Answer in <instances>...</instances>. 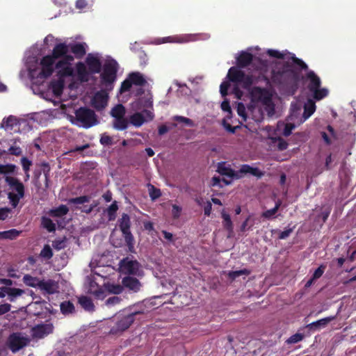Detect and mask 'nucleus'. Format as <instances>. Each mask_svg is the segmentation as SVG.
<instances>
[{
	"label": "nucleus",
	"mask_w": 356,
	"mask_h": 356,
	"mask_svg": "<svg viewBox=\"0 0 356 356\" xmlns=\"http://www.w3.org/2000/svg\"><path fill=\"white\" fill-rule=\"evenodd\" d=\"M102 72L100 74L101 84L106 90L111 91L117 79L118 63L114 59L107 60L102 66Z\"/></svg>",
	"instance_id": "nucleus-3"
},
{
	"label": "nucleus",
	"mask_w": 356,
	"mask_h": 356,
	"mask_svg": "<svg viewBox=\"0 0 356 356\" xmlns=\"http://www.w3.org/2000/svg\"><path fill=\"white\" fill-rule=\"evenodd\" d=\"M69 52V46L65 42L58 43L55 45L51 54H49L55 61L57 59H62L63 57Z\"/></svg>",
	"instance_id": "nucleus-19"
},
{
	"label": "nucleus",
	"mask_w": 356,
	"mask_h": 356,
	"mask_svg": "<svg viewBox=\"0 0 356 356\" xmlns=\"http://www.w3.org/2000/svg\"><path fill=\"white\" fill-rule=\"evenodd\" d=\"M60 312L64 315H68L75 312L74 304L70 301H64L60 305Z\"/></svg>",
	"instance_id": "nucleus-36"
},
{
	"label": "nucleus",
	"mask_w": 356,
	"mask_h": 356,
	"mask_svg": "<svg viewBox=\"0 0 356 356\" xmlns=\"http://www.w3.org/2000/svg\"><path fill=\"white\" fill-rule=\"evenodd\" d=\"M79 302L81 306L86 311L92 312L95 310V305L90 298L88 296H81L79 298Z\"/></svg>",
	"instance_id": "nucleus-32"
},
{
	"label": "nucleus",
	"mask_w": 356,
	"mask_h": 356,
	"mask_svg": "<svg viewBox=\"0 0 356 356\" xmlns=\"http://www.w3.org/2000/svg\"><path fill=\"white\" fill-rule=\"evenodd\" d=\"M74 60V57L72 56V55H70L68 54V53L67 54H65L62 59H60L58 62H57V67H61L62 65H71V63Z\"/></svg>",
	"instance_id": "nucleus-50"
},
{
	"label": "nucleus",
	"mask_w": 356,
	"mask_h": 356,
	"mask_svg": "<svg viewBox=\"0 0 356 356\" xmlns=\"http://www.w3.org/2000/svg\"><path fill=\"white\" fill-rule=\"evenodd\" d=\"M75 116L83 127L90 128L98 124L97 117L90 108L87 107H81L75 111Z\"/></svg>",
	"instance_id": "nucleus-5"
},
{
	"label": "nucleus",
	"mask_w": 356,
	"mask_h": 356,
	"mask_svg": "<svg viewBox=\"0 0 356 356\" xmlns=\"http://www.w3.org/2000/svg\"><path fill=\"white\" fill-rule=\"evenodd\" d=\"M127 77L132 86H143L147 83L144 76L138 72H131L128 74Z\"/></svg>",
	"instance_id": "nucleus-26"
},
{
	"label": "nucleus",
	"mask_w": 356,
	"mask_h": 356,
	"mask_svg": "<svg viewBox=\"0 0 356 356\" xmlns=\"http://www.w3.org/2000/svg\"><path fill=\"white\" fill-rule=\"evenodd\" d=\"M237 113L239 116L242 117L245 120H246L245 107L242 102L238 103Z\"/></svg>",
	"instance_id": "nucleus-63"
},
{
	"label": "nucleus",
	"mask_w": 356,
	"mask_h": 356,
	"mask_svg": "<svg viewBox=\"0 0 356 356\" xmlns=\"http://www.w3.org/2000/svg\"><path fill=\"white\" fill-rule=\"evenodd\" d=\"M292 61L295 65H298L300 70H307L308 69L307 65L303 60L296 56L292 57Z\"/></svg>",
	"instance_id": "nucleus-60"
},
{
	"label": "nucleus",
	"mask_w": 356,
	"mask_h": 356,
	"mask_svg": "<svg viewBox=\"0 0 356 356\" xmlns=\"http://www.w3.org/2000/svg\"><path fill=\"white\" fill-rule=\"evenodd\" d=\"M100 143L103 145L109 146L113 144V138L106 134H103L100 138Z\"/></svg>",
	"instance_id": "nucleus-62"
},
{
	"label": "nucleus",
	"mask_w": 356,
	"mask_h": 356,
	"mask_svg": "<svg viewBox=\"0 0 356 356\" xmlns=\"http://www.w3.org/2000/svg\"><path fill=\"white\" fill-rule=\"evenodd\" d=\"M253 60V55L247 51H241L236 58L237 66L240 68H245L250 65Z\"/></svg>",
	"instance_id": "nucleus-21"
},
{
	"label": "nucleus",
	"mask_w": 356,
	"mask_h": 356,
	"mask_svg": "<svg viewBox=\"0 0 356 356\" xmlns=\"http://www.w3.org/2000/svg\"><path fill=\"white\" fill-rule=\"evenodd\" d=\"M125 113V108L121 104H117L111 111V115L115 119L124 117Z\"/></svg>",
	"instance_id": "nucleus-37"
},
{
	"label": "nucleus",
	"mask_w": 356,
	"mask_h": 356,
	"mask_svg": "<svg viewBox=\"0 0 356 356\" xmlns=\"http://www.w3.org/2000/svg\"><path fill=\"white\" fill-rule=\"evenodd\" d=\"M15 165L13 164L0 165V174L6 175L15 171Z\"/></svg>",
	"instance_id": "nucleus-53"
},
{
	"label": "nucleus",
	"mask_w": 356,
	"mask_h": 356,
	"mask_svg": "<svg viewBox=\"0 0 356 356\" xmlns=\"http://www.w3.org/2000/svg\"><path fill=\"white\" fill-rule=\"evenodd\" d=\"M118 210V202L116 201H114L106 209V213L109 221H113L115 220L116 213Z\"/></svg>",
	"instance_id": "nucleus-39"
},
{
	"label": "nucleus",
	"mask_w": 356,
	"mask_h": 356,
	"mask_svg": "<svg viewBox=\"0 0 356 356\" xmlns=\"http://www.w3.org/2000/svg\"><path fill=\"white\" fill-rule=\"evenodd\" d=\"M21 163H22L23 170H24V172L26 175V177L29 178V175L28 172L30 170V167L32 165V162L29 159H28L26 157H22L21 159Z\"/></svg>",
	"instance_id": "nucleus-55"
},
{
	"label": "nucleus",
	"mask_w": 356,
	"mask_h": 356,
	"mask_svg": "<svg viewBox=\"0 0 356 356\" xmlns=\"http://www.w3.org/2000/svg\"><path fill=\"white\" fill-rule=\"evenodd\" d=\"M301 79L309 81L307 88L311 92L313 90L321 87V81L320 77L312 70H309L305 76H301Z\"/></svg>",
	"instance_id": "nucleus-15"
},
{
	"label": "nucleus",
	"mask_w": 356,
	"mask_h": 356,
	"mask_svg": "<svg viewBox=\"0 0 356 356\" xmlns=\"http://www.w3.org/2000/svg\"><path fill=\"white\" fill-rule=\"evenodd\" d=\"M227 78L233 83L242 84L244 88H250L253 83L252 76L245 74L243 71L236 67L229 68Z\"/></svg>",
	"instance_id": "nucleus-6"
},
{
	"label": "nucleus",
	"mask_w": 356,
	"mask_h": 356,
	"mask_svg": "<svg viewBox=\"0 0 356 356\" xmlns=\"http://www.w3.org/2000/svg\"><path fill=\"white\" fill-rule=\"evenodd\" d=\"M41 225L49 232H54L56 231V224L48 217L42 216L41 218Z\"/></svg>",
	"instance_id": "nucleus-35"
},
{
	"label": "nucleus",
	"mask_w": 356,
	"mask_h": 356,
	"mask_svg": "<svg viewBox=\"0 0 356 356\" xmlns=\"http://www.w3.org/2000/svg\"><path fill=\"white\" fill-rule=\"evenodd\" d=\"M154 118L153 113L147 110H143L142 112H136L129 117L130 123L136 127H141L144 122L147 120H152Z\"/></svg>",
	"instance_id": "nucleus-11"
},
{
	"label": "nucleus",
	"mask_w": 356,
	"mask_h": 356,
	"mask_svg": "<svg viewBox=\"0 0 356 356\" xmlns=\"http://www.w3.org/2000/svg\"><path fill=\"white\" fill-rule=\"evenodd\" d=\"M280 207V203L277 202L275 204V206L274 207V208H273L271 209L266 210V211L263 212L261 214V216L265 218H267V219L270 218L272 216H273L277 212Z\"/></svg>",
	"instance_id": "nucleus-49"
},
{
	"label": "nucleus",
	"mask_w": 356,
	"mask_h": 356,
	"mask_svg": "<svg viewBox=\"0 0 356 356\" xmlns=\"http://www.w3.org/2000/svg\"><path fill=\"white\" fill-rule=\"evenodd\" d=\"M55 69L57 70V76L58 77L65 79L66 77L72 76L74 73V70L72 65H65L60 67H57V63H55Z\"/></svg>",
	"instance_id": "nucleus-25"
},
{
	"label": "nucleus",
	"mask_w": 356,
	"mask_h": 356,
	"mask_svg": "<svg viewBox=\"0 0 356 356\" xmlns=\"http://www.w3.org/2000/svg\"><path fill=\"white\" fill-rule=\"evenodd\" d=\"M55 62L49 55L43 56L40 62L41 70L38 74V78L44 79L49 77L54 71Z\"/></svg>",
	"instance_id": "nucleus-8"
},
{
	"label": "nucleus",
	"mask_w": 356,
	"mask_h": 356,
	"mask_svg": "<svg viewBox=\"0 0 356 356\" xmlns=\"http://www.w3.org/2000/svg\"><path fill=\"white\" fill-rule=\"evenodd\" d=\"M121 300H122V298H120L118 296H114L108 298L106 300V305L108 307L114 306V305L119 304L121 302Z\"/></svg>",
	"instance_id": "nucleus-59"
},
{
	"label": "nucleus",
	"mask_w": 356,
	"mask_h": 356,
	"mask_svg": "<svg viewBox=\"0 0 356 356\" xmlns=\"http://www.w3.org/2000/svg\"><path fill=\"white\" fill-rule=\"evenodd\" d=\"M68 211V207L66 205L61 204L56 208L50 209L48 212V214L51 217L61 218L65 216Z\"/></svg>",
	"instance_id": "nucleus-27"
},
{
	"label": "nucleus",
	"mask_w": 356,
	"mask_h": 356,
	"mask_svg": "<svg viewBox=\"0 0 356 356\" xmlns=\"http://www.w3.org/2000/svg\"><path fill=\"white\" fill-rule=\"evenodd\" d=\"M91 197L89 195H82L68 200L70 204H83L84 203L89 202Z\"/></svg>",
	"instance_id": "nucleus-42"
},
{
	"label": "nucleus",
	"mask_w": 356,
	"mask_h": 356,
	"mask_svg": "<svg viewBox=\"0 0 356 356\" xmlns=\"http://www.w3.org/2000/svg\"><path fill=\"white\" fill-rule=\"evenodd\" d=\"M120 269L122 273L127 275L140 276L143 273L140 264L136 259L129 257L123 258L120 261Z\"/></svg>",
	"instance_id": "nucleus-7"
},
{
	"label": "nucleus",
	"mask_w": 356,
	"mask_h": 356,
	"mask_svg": "<svg viewBox=\"0 0 356 356\" xmlns=\"http://www.w3.org/2000/svg\"><path fill=\"white\" fill-rule=\"evenodd\" d=\"M40 255L47 259H49L53 257V252L49 245H45L40 252Z\"/></svg>",
	"instance_id": "nucleus-52"
},
{
	"label": "nucleus",
	"mask_w": 356,
	"mask_h": 356,
	"mask_svg": "<svg viewBox=\"0 0 356 356\" xmlns=\"http://www.w3.org/2000/svg\"><path fill=\"white\" fill-rule=\"evenodd\" d=\"M17 143H20V139L19 138L14 139L13 144L8 149V153L10 154L15 156H19L22 154V149L19 146L17 145Z\"/></svg>",
	"instance_id": "nucleus-44"
},
{
	"label": "nucleus",
	"mask_w": 356,
	"mask_h": 356,
	"mask_svg": "<svg viewBox=\"0 0 356 356\" xmlns=\"http://www.w3.org/2000/svg\"><path fill=\"white\" fill-rule=\"evenodd\" d=\"M237 172H238V175L249 173L258 178H261L264 175V172L261 171L258 168H253L248 164L242 165Z\"/></svg>",
	"instance_id": "nucleus-24"
},
{
	"label": "nucleus",
	"mask_w": 356,
	"mask_h": 356,
	"mask_svg": "<svg viewBox=\"0 0 356 356\" xmlns=\"http://www.w3.org/2000/svg\"><path fill=\"white\" fill-rule=\"evenodd\" d=\"M20 120L14 115H9L2 120L0 127L6 131H17L19 129Z\"/></svg>",
	"instance_id": "nucleus-14"
},
{
	"label": "nucleus",
	"mask_w": 356,
	"mask_h": 356,
	"mask_svg": "<svg viewBox=\"0 0 356 356\" xmlns=\"http://www.w3.org/2000/svg\"><path fill=\"white\" fill-rule=\"evenodd\" d=\"M12 213V209L8 207L0 208V220H4Z\"/></svg>",
	"instance_id": "nucleus-61"
},
{
	"label": "nucleus",
	"mask_w": 356,
	"mask_h": 356,
	"mask_svg": "<svg viewBox=\"0 0 356 356\" xmlns=\"http://www.w3.org/2000/svg\"><path fill=\"white\" fill-rule=\"evenodd\" d=\"M1 291L5 295H8V299L10 302L15 301L16 298L21 296L24 293V291L21 289L11 288L8 286H3L1 288Z\"/></svg>",
	"instance_id": "nucleus-22"
},
{
	"label": "nucleus",
	"mask_w": 356,
	"mask_h": 356,
	"mask_svg": "<svg viewBox=\"0 0 356 356\" xmlns=\"http://www.w3.org/2000/svg\"><path fill=\"white\" fill-rule=\"evenodd\" d=\"M174 120L179 122L185 123L190 127H193L194 125L193 121L192 120L184 116L176 115L174 117Z\"/></svg>",
	"instance_id": "nucleus-58"
},
{
	"label": "nucleus",
	"mask_w": 356,
	"mask_h": 356,
	"mask_svg": "<svg viewBox=\"0 0 356 356\" xmlns=\"http://www.w3.org/2000/svg\"><path fill=\"white\" fill-rule=\"evenodd\" d=\"M135 318L130 314L120 316L115 324L111 327L110 333L118 334L127 330L134 322Z\"/></svg>",
	"instance_id": "nucleus-10"
},
{
	"label": "nucleus",
	"mask_w": 356,
	"mask_h": 356,
	"mask_svg": "<svg viewBox=\"0 0 356 356\" xmlns=\"http://www.w3.org/2000/svg\"><path fill=\"white\" fill-rule=\"evenodd\" d=\"M5 180L10 188L13 191H16V194H19L20 196H24V186L18 179L7 176Z\"/></svg>",
	"instance_id": "nucleus-17"
},
{
	"label": "nucleus",
	"mask_w": 356,
	"mask_h": 356,
	"mask_svg": "<svg viewBox=\"0 0 356 356\" xmlns=\"http://www.w3.org/2000/svg\"><path fill=\"white\" fill-rule=\"evenodd\" d=\"M282 128V135L285 137H288L291 134L292 130L296 128V125L293 123H285L284 122H278L277 129L281 130Z\"/></svg>",
	"instance_id": "nucleus-29"
},
{
	"label": "nucleus",
	"mask_w": 356,
	"mask_h": 356,
	"mask_svg": "<svg viewBox=\"0 0 356 356\" xmlns=\"http://www.w3.org/2000/svg\"><path fill=\"white\" fill-rule=\"evenodd\" d=\"M23 282L28 286L40 287L41 280L36 277H33L29 274H26L22 278Z\"/></svg>",
	"instance_id": "nucleus-30"
},
{
	"label": "nucleus",
	"mask_w": 356,
	"mask_h": 356,
	"mask_svg": "<svg viewBox=\"0 0 356 356\" xmlns=\"http://www.w3.org/2000/svg\"><path fill=\"white\" fill-rule=\"evenodd\" d=\"M316 105L314 102L310 101L309 104H305L304 106V112L302 117L304 120L309 118L315 111Z\"/></svg>",
	"instance_id": "nucleus-41"
},
{
	"label": "nucleus",
	"mask_w": 356,
	"mask_h": 356,
	"mask_svg": "<svg viewBox=\"0 0 356 356\" xmlns=\"http://www.w3.org/2000/svg\"><path fill=\"white\" fill-rule=\"evenodd\" d=\"M108 95L104 91H99L95 93L91 99V105L97 111H102L107 106Z\"/></svg>",
	"instance_id": "nucleus-13"
},
{
	"label": "nucleus",
	"mask_w": 356,
	"mask_h": 356,
	"mask_svg": "<svg viewBox=\"0 0 356 356\" xmlns=\"http://www.w3.org/2000/svg\"><path fill=\"white\" fill-rule=\"evenodd\" d=\"M217 172L221 175H225L232 179H240L241 175H238L237 171L234 170L229 166H227L225 163H219Z\"/></svg>",
	"instance_id": "nucleus-20"
},
{
	"label": "nucleus",
	"mask_w": 356,
	"mask_h": 356,
	"mask_svg": "<svg viewBox=\"0 0 356 356\" xmlns=\"http://www.w3.org/2000/svg\"><path fill=\"white\" fill-rule=\"evenodd\" d=\"M122 284L124 288H126L134 293L139 291L141 287V283L139 280L137 278L129 275L122 278Z\"/></svg>",
	"instance_id": "nucleus-16"
},
{
	"label": "nucleus",
	"mask_w": 356,
	"mask_h": 356,
	"mask_svg": "<svg viewBox=\"0 0 356 356\" xmlns=\"http://www.w3.org/2000/svg\"><path fill=\"white\" fill-rule=\"evenodd\" d=\"M304 338V335L300 333H296L293 334L287 339V343H296L300 341H302Z\"/></svg>",
	"instance_id": "nucleus-56"
},
{
	"label": "nucleus",
	"mask_w": 356,
	"mask_h": 356,
	"mask_svg": "<svg viewBox=\"0 0 356 356\" xmlns=\"http://www.w3.org/2000/svg\"><path fill=\"white\" fill-rule=\"evenodd\" d=\"M221 216L222 218L223 219L222 224L224 228L227 229L228 232H232L234 226L230 216L225 212H222Z\"/></svg>",
	"instance_id": "nucleus-40"
},
{
	"label": "nucleus",
	"mask_w": 356,
	"mask_h": 356,
	"mask_svg": "<svg viewBox=\"0 0 356 356\" xmlns=\"http://www.w3.org/2000/svg\"><path fill=\"white\" fill-rule=\"evenodd\" d=\"M27 337L21 336L19 333H13L8 339V346L13 353H16L29 343Z\"/></svg>",
	"instance_id": "nucleus-9"
},
{
	"label": "nucleus",
	"mask_w": 356,
	"mask_h": 356,
	"mask_svg": "<svg viewBox=\"0 0 356 356\" xmlns=\"http://www.w3.org/2000/svg\"><path fill=\"white\" fill-rule=\"evenodd\" d=\"M69 50L74 54L76 58H81L86 53V43L76 42L69 44Z\"/></svg>",
	"instance_id": "nucleus-23"
},
{
	"label": "nucleus",
	"mask_w": 356,
	"mask_h": 356,
	"mask_svg": "<svg viewBox=\"0 0 356 356\" xmlns=\"http://www.w3.org/2000/svg\"><path fill=\"white\" fill-rule=\"evenodd\" d=\"M335 318L336 315L327 316L307 325L306 327L312 332L319 330L325 327L331 321Z\"/></svg>",
	"instance_id": "nucleus-18"
},
{
	"label": "nucleus",
	"mask_w": 356,
	"mask_h": 356,
	"mask_svg": "<svg viewBox=\"0 0 356 356\" xmlns=\"http://www.w3.org/2000/svg\"><path fill=\"white\" fill-rule=\"evenodd\" d=\"M271 80L274 84L281 88L296 92L301 80V74L286 63L277 70H272Z\"/></svg>",
	"instance_id": "nucleus-1"
},
{
	"label": "nucleus",
	"mask_w": 356,
	"mask_h": 356,
	"mask_svg": "<svg viewBox=\"0 0 356 356\" xmlns=\"http://www.w3.org/2000/svg\"><path fill=\"white\" fill-rule=\"evenodd\" d=\"M51 87L56 95H59L63 92L64 88V79L58 77V80L51 82Z\"/></svg>",
	"instance_id": "nucleus-33"
},
{
	"label": "nucleus",
	"mask_w": 356,
	"mask_h": 356,
	"mask_svg": "<svg viewBox=\"0 0 356 356\" xmlns=\"http://www.w3.org/2000/svg\"><path fill=\"white\" fill-rule=\"evenodd\" d=\"M86 65L82 62H78L76 65L78 79L82 82L89 80L90 74H99L102 71V64L99 58L92 54H88L86 58Z\"/></svg>",
	"instance_id": "nucleus-2"
},
{
	"label": "nucleus",
	"mask_w": 356,
	"mask_h": 356,
	"mask_svg": "<svg viewBox=\"0 0 356 356\" xmlns=\"http://www.w3.org/2000/svg\"><path fill=\"white\" fill-rule=\"evenodd\" d=\"M276 140L277 141V148L280 151H283L287 149L288 143L281 137H278Z\"/></svg>",
	"instance_id": "nucleus-64"
},
{
	"label": "nucleus",
	"mask_w": 356,
	"mask_h": 356,
	"mask_svg": "<svg viewBox=\"0 0 356 356\" xmlns=\"http://www.w3.org/2000/svg\"><path fill=\"white\" fill-rule=\"evenodd\" d=\"M313 94V98L316 101H320L322 99L326 97L328 95V90L325 88H321V87L317 88L312 91H311Z\"/></svg>",
	"instance_id": "nucleus-38"
},
{
	"label": "nucleus",
	"mask_w": 356,
	"mask_h": 356,
	"mask_svg": "<svg viewBox=\"0 0 356 356\" xmlns=\"http://www.w3.org/2000/svg\"><path fill=\"white\" fill-rule=\"evenodd\" d=\"M131 312L130 313V314L132 315L134 318H135V317L137 315L144 314L148 312L147 307L143 302H139V303L134 305L131 308Z\"/></svg>",
	"instance_id": "nucleus-34"
},
{
	"label": "nucleus",
	"mask_w": 356,
	"mask_h": 356,
	"mask_svg": "<svg viewBox=\"0 0 356 356\" xmlns=\"http://www.w3.org/2000/svg\"><path fill=\"white\" fill-rule=\"evenodd\" d=\"M326 268V266L323 264H321L313 273L312 277H313V280H317L320 278L323 274L325 272V270Z\"/></svg>",
	"instance_id": "nucleus-57"
},
{
	"label": "nucleus",
	"mask_w": 356,
	"mask_h": 356,
	"mask_svg": "<svg viewBox=\"0 0 356 356\" xmlns=\"http://www.w3.org/2000/svg\"><path fill=\"white\" fill-rule=\"evenodd\" d=\"M39 289L48 294H53L55 292V282L52 280H41Z\"/></svg>",
	"instance_id": "nucleus-31"
},
{
	"label": "nucleus",
	"mask_w": 356,
	"mask_h": 356,
	"mask_svg": "<svg viewBox=\"0 0 356 356\" xmlns=\"http://www.w3.org/2000/svg\"><path fill=\"white\" fill-rule=\"evenodd\" d=\"M22 232V231H19L16 229H11L7 231L0 232V240L3 239H9L14 240L16 239Z\"/></svg>",
	"instance_id": "nucleus-28"
},
{
	"label": "nucleus",
	"mask_w": 356,
	"mask_h": 356,
	"mask_svg": "<svg viewBox=\"0 0 356 356\" xmlns=\"http://www.w3.org/2000/svg\"><path fill=\"white\" fill-rule=\"evenodd\" d=\"M66 237L63 238H56L52 242L53 248L56 250H60L66 247Z\"/></svg>",
	"instance_id": "nucleus-47"
},
{
	"label": "nucleus",
	"mask_w": 356,
	"mask_h": 356,
	"mask_svg": "<svg viewBox=\"0 0 356 356\" xmlns=\"http://www.w3.org/2000/svg\"><path fill=\"white\" fill-rule=\"evenodd\" d=\"M23 197L24 196H20L19 194H16L13 192H9L8 194V198L13 208H16L19 202L20 199Z\"/></svg>",
	"instance_id": "nucleus-45"
},
{
	"label": "nucleus",
	"mask_w": 356,
	"mask_h": 356,
	"mask_svg": "<svg viewBox=\"0 0 356 356\" xmlns=\"http://www.w3.org/2000/svg\"><path fill=\"white\" fill-rule=\"evenodd\" d=\"M118 226L124 238L125 243L130 252L134 250V238L131 232V219L127 213H122L118 220Z\"/></svg>",
	"instance_id": "nucleus-4"
},
{
	"label": "nucleus",
	"mask_w": 356,
	"mask_h": 356,
	"mask_svg": "<svg viewBox=\"0 0 356 356\" xmlns=\"http://www.w3.org/2000/svg\"><path fill=\"white\" fill-rule=\"evenodd\" d=\"M250 274V270L244 268L239 270L230 271L228 274V276L232 280H235L236 277H238L241 275H248Z\"/></svg>",
	"instance_id": "nucleus-48"
},
{
	"label": "nucleus",
	"mask_w": 356,
	"mask_h": 356,
	"mask_svg": "<svg viewBox=\"0 0 356 356\" xmlns=\"http://www.w3.org/2000/svg\"><path fill=\"white\" fill-rule=\"evenodd\" d=\"M131 87L132 84L129 78L127 77L125 80H124L121 83L120 92L122 94L124 92H129L131 90Z\"/></svg>",
	"instance_id": "nucleus-54"
},
{
	"label": "nucleus",
	"mask_w": 356,
	"mask_h": 356,
	"mask_svg": "<svg viewBox=\"0 0 356 356\" xmlns=\"http://www.w3.org/2000/svg\"><path fill=\"white\" fill-rule=\"evenodd\" d=\"M123 289L124 286L122 284L120 285L112 284L108 286V292L113 294H120L123 291Z\"/></svg>",
	"instance_id": "nucleus-51"
},
{
	"label": "nucleus",
	"mask_w": 356,
	"mask_h": 356,
	"mask_svg": "<svg viewBox=\"0 0 356 356\" xmlns=\"http://www.w3.org/2000/svg\"><path fill=\"white\" fill-rule=\"evenodd\" d=\"M147 187L149 197L152 200H155L161 196V192L159 188H156L150 184H148Z\"/></svg>",
	"instance_id": "nucleus-46"
},
{
	"label": "nucleus",
	"mask_w": 356,
	"mask_h": 356,
	"mask_svg": "<svg viewBox=\"0 0 356 356\" xmlns=\"http://www.w3.org/2000/svg\"><path fill=\"white\" fill-rule=\"evenodd\" d=\"M113 127L117 130H125L128 127V120L124 117L116 118Z\"/></svg>",
	"instance_id": "nucleus-43"
},
{
	"label": "nucleus",
	"mask_w": 356,
	"mask_h": 356,
	"mask_svg": "<svg viewBox=\"0 0 356 356\" xmlns=\"http://www.w3.org/2000/svg\"><path fill=\"white\" fill-rule=\"evenodd\" d=\"M53 331L54 325L51 323H41L31 329V335L33 339H40L51 334Z\"/></svg>",
	"instance_id": "nucleus-12"
}]
</instances>
